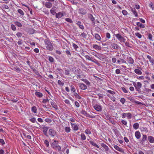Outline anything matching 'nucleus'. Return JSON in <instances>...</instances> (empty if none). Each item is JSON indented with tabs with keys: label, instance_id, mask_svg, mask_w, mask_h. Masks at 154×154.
I'll return each instance as SVG.
<instances>
[{
	"label": "nucleus",
	"instance_id": "f257e3e1",
	"mask_svg": "<svg viewBox=\"0 0 154 154\" xmlns=\"http://www.w3.org/2000/svg\"><path fill=\"white\" fill-rule=\"evenodd\" d=\"M45 47L49 51H52L54 47L52 43L49 40L45 39L44 40Z\"/></svg>",
	"mask_w": 154,
	"mask_h": 154
},
{
	"label": "nucleus",
	"instance_id": "f03ea898",
	"mask_svg": "<svg viewBox=\"0 0 154 154\" xmlns=\"http://www.w3.org/2000/svg\"><path fill=\"white\" fill-rule=\"evenodd\" d=\"M115 36L120 42H125L126 39L123 37L120 34H115Z\"/></svg>",
	"mask_w": 154,
	"mask_h": 154
},
{
	"label": "nucleus",
	"instance_id": "7ed1b4c3",
	"mask_svg": "<svg viewBox=\"0 0 154 154\" xmlns=\"http://www.w3.org/2000/svg\"><path fill=\"white\" fill-rule=\"evenodd\" d=\"M133 84L137 91H139L140 90V88L142 87V84L140 82H138L137 83L134 82Z\"/></svg>",
	"mask_w": 154,
	"mask_h": 154
},
{
	"label": "nucleus",
	"instance_id": "20e7f679",
	"mask_svg": "<svg viewBox=\"0 0 154 154\" xmlns=\"http://www.w3.org/2000/svg\"><path fill=\"white\" fill-rule=\"evenodd\" d=\"M122 117L123 118H125L127 117L128 119H131L132 117V115L130 112L124 113L122 114Z\"/></svg>",
	"mask_w": 154,
	"mask_h": 154
},
{
	"label": "nucleus",
	"instance_id": "39448f33",
	"mask_svg": "<svg viewBox=\"0 0 154 154\" xmlns=\"http://www.w3.org/2000/svg\"><path fill=\"white\" fill-rule=\"evenodd\" d=\"M147 138V136L146 135L143 134L142 138L140 141V143L142 145H144L145 144V142Z\"/></svg>",
	"mask_w": 154,
	"mask_h": 154
},
{
	"label": "nucleus",
	"instance_id": "423d86ee",
	"mask_svg": "<svg viewBox=\"0 0 154 154\" xmlns=\"http://www.w3.org/2000/svg\"><path fill=\"white\" fill-rule=\"evenodd\" d=\"M48 133L51 137H54L56 134V131L53 129H50L49 130Z\"/></svg>",
	"mask_w": 154,
	"mask_h": 154
},
{
	"label": "nucleus",
	"instance_id": "0eeeda50",
	"mask_svg": "<svg viewBox=\"0 0 154 154\" xmlns=\"http://www.w3.org/2000/svg\"><path fill=\"white\" fill-rule=\"evenodd\" d=\"M110 47L115 50H118L119 48V46L116 43H112L110 46Z\"/></svg>",
	"mask_w": 154,
	"mask_h": 154
},
{
	"label": "nucleus",
	"instance_id": "6e6552de",
	"mask_svg": "<svg viewBox=\"0 0 154 154\" xmlns=\"http://www.w3.org/2000/svg\"><path fill=\"white\" fill-rule=\"evenodd\" d=\"M71 125L74 130L76 131L79 129V127L76 124L71 123Z\"/></svg>",
	"mask_w": 154,
	"mask_h": 154
},
{
	"label": "nucleus",
	"instance_id": "1a4fd4ad",
	"mask_svg": "<svg viewBox=\"0 0 154 154\" xmlns=\"http://www.w3.org/2000/svg\"><path fill=\"white\" fill-rule=\"evenodd\" d=\"M147 58L149 60V62L151 63V65H154V59L152 58L150 56L148 55Z\"/></svg>",
	"mask_w": 154,
	"mask_h": 154
},
{
	"label": "nucleus",
	"instance_id": "9d476101",
	"mask_svg": "<svg viewBox=\"0 0 154 154\" xmlns=\"http://www.w3.org/2000/svg\"><path fill=\"white\" fill-rule=\"evenodd\" d=\"M78 11L79 13L83 15L87 13L86 10L83 8L79 9Z\"/></svg>",
	"mask_w": 154,
	"mask_h": 154
},
{
	"label": "nucleus",
	"instance_id": "9b49d317",
	"mask_svg": "<svg viewBox=\"0 0 154 154\" xmlns=\"http://www.w3.org/2000/svg\"><path fill=\"white\" fill-rule=\"evenodd\" d=\"M135 137L138 139H139L141 137V134L140 132L138 131H136L135 133Z\"/></svg>",
	"mask_w": 154,
	"mask_h": 154
},
{
	"label": "nucleus",
	"instance_id": "f8f14e48",
	"mask_svg": "<svg viewBox=\"0 0 154 154\" xmlns=\"http://www.w3.org/2000/svg\"><path fill=\"white\" fill-rule=\"evenodd\" d=\"M148 140L149 142L151 143H154V137L152 136H149L148 137Z\"/></svg>",
	"mask_w": 154,
	"mask_h": 154
},
{
	"label": "nucleus",
	"instance_id": "ddd939ff",
	"mask_svg": "<svg viewBox=\"0 0 154 154\" xmlns=\"http://www.w3.org/2000/svg\"><path fill=\"white\" fill-rule=\"evenodd\" d=\"M117 63L119 65H120L123 63H126V62L123 59H120V60H117Z\"/></svg>",
	"mask_w": 154,
	"mask_h": 154
},
{
	"label": "nucleus",
	"instance_id": "4468645a",
	"mask_svg": "<svg viewBox=\"0 0 154 154\" xmlns=\"http://www.w3.org/2000/svg\"><path fill=\"white\" fill-rule=\"evenodd\" d=\"M45 6L47 8H50L52 7V4L50 2H46L45 4Z\"/></svg>",
	"mask_w": 154,
	"mask_h": 154
},
{
	"label": "nucleus",
	"instance_id": "2eb2a0df",
	"mask_svg": "<svg viewBox=\"0 0 154 154\" xmlns=\"http://www.w3.org/2000/svg\"><path fill=\"white\" fill-rule=\"evenodd\" d=\"M63 16V13L59 12L58 13H56V17L58 18H60Z\"/></svg>",
	"mask_w": 154,
	"mask_h": 154
},
{
	"label": "nucleus",
	"instance_id": "dca6fc26",
	"mask_svg": "<svg viewBox=\"0 0 154 154\" xmlns=\"http://www.w3.org/2000/svg\"><path fill=\"white\" fill-rule=\"evenodd\" d=\"M35 95L39 98H41L43 97V94L40 92L36 91L35 93Z\"/></svg>",
	"mask_w": 154,
	"mask_h": 154
},
{
	"label": "nucleus",
	"instance_id": "f3484780",
	"mask_svg": "<svg viewBox=\"0 0 154 154\" xmlns=\"http://www.w3.org/2000/svg\"><path fill=\"white\" fill-rule=\"evenodd\" d=\"M114 148L116 150L119 151V152H122L123 151V150L122 148H120L117 145H114Z\"/></svg>",
	"mask_w": 154,
	"mask_h": 154
},
{
	"label": "nucleus",
	"instance_id": "a211bd4d",
	"mask_svg": "<svg viewBox=\"0 0 154 154\" xmlns=\"http://www.w3.org/2000/svg\"><path fill=\"white\" fill-rule=\"evenodd\" d=\"M79 86L81 89L82 90H85L87 88V86L84 84L83 83H79Z\"/></svg>",
	"mask_w": 154,
	"mask_h": 154
},
{
	"label": "nucleus",
	"instance_id": "6ab92c4d",
	"mask_svg": "<svg viewBox=\"0 0 154 154\" xmlns=\"http://www.w3.org/2000/svg\"><path fill=\"white\" fill-rule=\"evenodd\" d=\"M76 24L79 26V27L80 29H84V26H83V24H82V23L80 21H78Z\"/></svg>",
	"mask_w": 154,
	"mask_h": 154
},
{
	"label": "nucleus",
	"instance_id": "aec40b11",
	"mask_svg": "<svg viewBox=\"0 0 154 154\" xmlns=\"http://www.w3.org/2000/svg\"><path fill=\"white\" fill-rule=\"evenodd\" d=\"M31 110L32 112L34 113H37V109L35 106H33L31 108Z\"/></svg>",
	"mask_w": 154,
	"mask_h": 154
},
{
	"label": "nucleus",
	"instance_id": "412c9836",
	"mask_svg": "<svg viewBox=\"0 0 154 154\" xmlns=\"http://www.w3.org/2000/svg\"><path fill=\"white\" fill-rule=\"evenodd\" d=\"M134 72L138 75H141L142 74L141 71L138 69H135L134 70Z\"/></svg>",
	"mask_w": 154,
	"mask_h": 154
},
{
	"label": "nucleus",
	"instance_id": "4be33fe9",
	"mask_svg": "<svg viewBox=\"0 0 154 154\" xmlns=\"http://www.w3.org/2000/svg\"><path fill=\"white\" fill-rule=\"evenodd\" d=\"M14 24L17 26L19 27H21L22 26V24L18 21H15L14 22Z\"/></svg>",
	"mask_w": 154,
	"mask_h": 154
},
{
	"label": "nucleus",
	"instance_id": "5701e85b",
	"mask_svg": "<svg viewBox=\"0 0 154 154\" xmlns=\"http://www.w3.org/2000/svg\"><path fill=\"white\" fill-rule=\"evenodd\" d=\"M29 121L32 123H36L38 125L39 123L37 122L36 121V119L35 117H33L29 119Z\"/></svg>",
	"mask_w": 154,
	"mask_h": 154
},
{
	"label": "nucleus",
	"instance_id": "b1692460",
	"mask_svg": "<svg viewBox=\"0 0 154 154\" xmlns=\"http://www.w3.org/2000/svg\"><path fill=\"white\" fill-rule=\"evenodd\" d=\"M50 103H51V104L52 105L53 107L55 108L56 109H58L57 106L56 105L55 103H54L53 102H51Z\"/></svg>",
	"mask_w": 154,
	"mask_h": 154
},
{
	"label": "nucleus",
	"instance_id": "393cba45",
	"mask_svg": "<svg viewBox=\"0 0 154 154\" xmlns=\"http://www.w3.org/2000/svg\"><path fill=\"white\" fill-rule=\"evenodd\" d=\"M107 95L113 102L115 101H116L115 98L113 95H111L109 94H107Z\"/></svg>",
	"mask_w": 154,
	"mask_h": 154
},
{
	"label": "nucleus",
	"instance_id": "a878e982",
	"mask_svg": "<svg viewBox=\"0 0 154 154\" xmlns=\"http://www.w3.org/2000/svg\"><path fill=\"white\" fill-rule=\"evenodd\" d=\"M97 95L98 96L99 99L100 100L103 102V98L104 95L103 94H98Z\"/></svg>",
	"mask_w": 154,
	"mask_h": 154
},
{
	"label": "nucleus",
	"instance_id": "bb28decb",
	"mask_svg": "<svg viewBox=\"0 0 154 154\" xmlns=\"http://www.w3.org/2000/svg\"><path fill=\"white\" fill-rule=\"evenodd\" d=\"M139 124L138 123H136L133 125V128L135 130L139 128Z\"/></svg>",
	"mask_w": 154,
	"mask_h": 154
},
{
	"label": "nucleus",
	"instance_id": "cd10ccee",
	"mask_svg": "<svg viewBox=\"0 0 154 154\" xmlns=\"http://www.w3.org/2000/svg\"><path fill=\"white\" fill-rule=\"evenodd\" d=\"M128 63L131 64H133L134 63V60L131 57H129L128 58Z\"/></svg>",
	"mask_w": 154,
	"mask_h": 154
},
{
	"label": "nucleus",
	"instance_id": "c85d7f7f",
	"mask_svg": "<svg viewBox=\"0 0 154 154\" xmlns=\"http://www.w3.org/2000/svg\"><path fill=\"white\" fill-rule=\"evenodd\" d=\"M1 8L2 9H7L9 8V7L5 4H3L1 5Z\"/></svg>",
	"mask_w": 154,
	"mask_h": 154
},
{
	"label": "nucleus",
	"instance_id": "c756f323",
	"mask_svg": "<svg viewBox=\"0 0 154 154\" xmlns=\"http://www.w3.org/2000/svg\"><path fill=\"white\" fill-rule=\"evenodd\" d=\"M131 11L135 15V16L136 17H137L138 16L137 13L134 8H132L131 9Z\"/></svg>",
	"mask_w": 154,
	"mask_h": 154
},
{
	"label": "nucleus",
	"instance_id": "7c9ffc66",
	"mask_svg": "<svg viewBox=\"0 0 154 154\" xmlns=\"http://www.w3.org/2000/svg\"><path fill=\"white\" fill-rule=\"evenodd\" d=\"M73 95L75 97V98L78 99H80L81 97L77 93L75 92L74 93Z\"/></svg>",
	"mask_w": 154,
	"mask_h": 154
},
{
	"label": "nucleus",
	"instance_id": "2f4dec72",
	"mask_svg": "<svg viewBox=\"0 0 154 154\" xmlns=\"http://www.w3.org/2000/svg\"><path fill=\"white\" fill-rule=\"evenodd\" d=\"M65 131L66 133H69L70 132L71 129L69 127H66L65 128Z\"/></svg>",
	"mask_w": 154,
	"mask_h": 154
},
{
	"label": "nucleus",
	"instance_id": "473e14b6",
	"mask_svg": "<svg viewBox=\"0 0 154 154\" xmlns=\"http://www.w3.org/2000/svg\"><path fill=\"white\" fill-rule=\"evenodd\" d=\"M137 25L138 26H140V28H143L145 27L144 25L141 23H140L138 22L137 23Z\"/></svg>",
	"mask_w": 154,
	"mask_h": 154
},
{
	"label": "nucleus",
	"instance_id": "72a5a7b5",
	"mask_svg": "<svg viewBox=\"0 0 154 154\" xmlns=\"http://www.w3.org/2000/svg\"><path fill=\"white\" fill-rule=\"evenodd\" d=\"M102 146L103 147L106 151H108L109 149V148L104 143H102L101 144Z\"/></svg>",
	"mask_w": 154,
	"mask_h": 154
},
{
	"label": "nucleus",
	"instance_id": "f704fd0d",
	"mask_svg": "<svg viewBox=\"0 0 154 154\" xmlns=\"http://www.w3.org/2000/svg\"><path fill=\"white\" fill-rule=\"evenodd\" d=\"M81 139L82 140H85L86 139V137L84 133H82L80 135Z\"/></svg>",
	"mask_w": 154,
	"mask_h": 154
},
{
	"label": "nucleus",
	"instance_id": "c9c22d12",
	"mask_svg": "<svg viewBox=\"0 0 154 154\" xmlns=\"http://www.w3.org/2000/svg\"><path fill=\"white\" fill-rule=\"evenodd\" d=\"M93 100V101H92V103L93 105V107L96 110V100H94V99Z\"/></svg>",
	"mask_w": 154,
	"mask_h": 154
},
{
	"label": "nucleus",
	"instance_id": "e433bc0d",
	"mask_svg": "<svg viewBox=\"0 0 154 154\" xmlns=\"http://www.w3.org/2000/svg\"><path fill=\"white\" fill-rule=\"evenodd\" d=\"M17 12L21 16H23V15H24V12L23 11L20 9H18L17 10Z\"/></svg>",
	"mask_w": 154,
	"mask_h": 154
},
{
	"label": "nucleus",
	"instance_id": "4c0bfd02",
	"mask_svg": "<svg viewBox=\"0 0 154 154\" xmlns=\"http://www.w3.org/2000/svg\"><path fill=\"white\" fill-rule=\"evenodd\" d=\"M89 18L92 21H94V18L93 17L92 15L91 14H89L88 15Z\"/></svg>",
	"mask_w": 154,
	"mask_h": 154
},
{
	"label": "nucleus",
	"instance_id": "58836bf2",
	"mask_svg": "<svg viewBox=\"0 0 154 154\" xmlns=\"http://www.w3.org/2000/svg\"><path fill=\"white\" fill-rule=\"evenodd\" d=\"M87 35L86 33H85L83 32L82 33H81L80 35V36L83 38H86L87 37Z\"/></svg>",
	"mask_w": 154,
	"mask_h": 154
},
{
	"label": "nucleus",
	"instance_id": "ea45409f",
	"mask_svg": "<svg viewBox=\"0 0 154 154\" xmlns=\"http://www.w3.org/2000/svg\"><path fill=\"white\" fill-rule=\"evenodd\" d=\"M102 110V108L101 106L97 105V111L100 112Z\"/></svg>",
	"mask_w": 154,
	"mask_h": 154
},
{
	"label": "nucleus",
	"instance_id": "a19ab883",
	"mask_svg": "<svg viewBox=\"0 0 154 154\" xmlns=\"http://www.w3.org/2000/svg\"><path fill=\"white\" fill-rule=\"evenodd\" d=\"M44 142L47 147H48L49 146V142L47 140H45L44 141Z\"/></svg>",
	"mask_w": 154,
	"mask_h": 154
},
{
	"label": "nucleus",
	"instance_id": "79ce46f5",
	"mask_svg": "<svg viewBox=\"0 0 154 154\" xmlns=\"http://www.w3.org/2000/svg\"><path fill=\"white\" fill-rule=\"evenodd\" d=\"M65 20L71 23H72L73 21L71 19L69 18H66L65 19Z\"/></svg>",
	"mask_w": 154,
	"mask_h": 154
},
{
	"label": "nucleus",
	"instance_id": "37998d69",
	"mask_svg": "<svg viewBox=\"0 0 154 154\" xmlns=\"http://www.w3.org/2000/svg\"><path fill=\"white\" fill-rule=\"evenodd\" d=\"M55 149L60 151H61V147L59 145H56V149Z\"/></svg>",
	"mask_w": 154,
	"mask_h": 154
},
{
	"label": "nucleus",
	"instance_id": "c03bdc74",
	"mask_svg": "<svg viewBox=\"0 0 154 154\" xmlns=\"http://www.w3.org/2000/svg\"><path fill=\"white\" fill-rule=\"evenodd\" d=\"M48 60L51 62H54V59L52 57L49 56L48 57Z\"/></svg>",
	"mask_w": 154,
	"mask_h": 154
},
{
	"label": "nucleus",
	"instance_id": "a18cd8bd",
	"mask_svg": "<svg viewBox=\"0 0 154 154\" xmlns=\"http://www.w3.org/2000/svg\"><path fill=\"white\" fill-rule=\"evenodd\" d=\"M149 7L152 8L153 10H154V4L152 2L150 3L149 4Z\"/></svg>",
	"mask_w": 154,
	"mask_h": 154
},
{
	"label": "nucleus",
	"instance_id": "49530a36",
	"mask_svg": "<svg viewBox=\"0 0 154 154\" xmlns=\"http://www.w3.org/2000/svg\"><path fill=\"white\" fill-rule=\"evenodd\" d=\"M135 35L137 36L139 38H140L142 37L141 35L138 32L136 33H135Z\"/></svg>",
	"mask_w": 154,
	"mask_h": 154
},
{
	"label": "nucleus",
	"instance_id": "de8ad7c7",
	"mask_svg": "<svg viewBox=\"0 0 154 154\" xmlns=\"http://www.w3.org/2000/svg\"><path fill=\"white\" fill-rule=\"evenodd\" d=\"M121 122L123 125L127 126V122L126 120H123L121 121Z\"/></svg>",
	"mask_w": 154,
	"mask_h": 154
},
{
	"label": "nucleus",
	"instance_id": "09e8293b",
	"mask_svg": "<svg viewBox=\"0 0 154 154\" xmlns=\"http://www.w3.org/2000/svg\"><path fill=\"white\" fill-rule=\"evenodd\" d=\"M148 38L151 41H152V35L150 33H148Z\"/></svg>",
	"mask_w": 154,
	"mask_h": 154
},
{
	"label": "nucleus",
	"instance_id": "8fccbe9b",
	"mask_svg": "<svg viewBox=\"0 0 154 154\" xmlns=\"http://www.w3.org/2000/svg\"><path fill=\"white\" fill-rule=\"evenodd\" d=\"M70 87H71V91H73V92L75 93V87H74V86H73L72 85L70 86Z\"/></svg>",
	"mask_w": 154,
	"mask_h": 154
},
{
	"label": "nucleus",
	"instance_id": "3c124183",
	"mask_svg": "<svg viewBox=\"0 0 154 154\" xmlns=\"http://www.w3.org/2000/svg\"><path fill=\"white\" fill-rule=\"evenodd\" d=\"M72 45L74 48L75 49V50L79 48L78 46L74 43H72Z\"/></svg>",
	"mask_w": 154,
	"mask_h": 154
},
{
	"label": "nucleus",
	"instance_id": "603ef678",
	"mask_svg": "<svg viewBox=\"0 0 154 154\" xmlns=\"http://www.w3.org/2000/svg\"><path fill=\"white\" fill-rule=\"evenodd\" d=\"M106 37L108 39H109L111 37L110 34L108 32L106 33Z\"/></svg>",
	"mask_w": 154,
	"mask_h": 154
},
{
	"label": "nucleus",
	"instance_id": "864d4df0",
	"mask_svg": "<svg viewBox=\"0 0 154 154\" xmlns=\"http://www.w3.org/2000/svg\"><path fill=\"white\" fill-rule=\"evenodd\" d=\"M50 11L51 13L53 15H56V13L54 10L51 9L50 10Z\"/></svg>",
	"mask_w": 154,
	"mask_h": 154
},
{
	"label": "nucleus",
	"instance_id": "5fc2aeb1",
	"mask_svg": "<svg viewBox=\"0 0 154 154\" xmlns=\"http://www.w3.org/2000/svg\"><path fill=\"white\" fill-rule=\"evenodd\" d=\"M86 116L88 117L91 118H94L95 117V116H91V115L90 114H89L88 113H87V114L86 115Z\"/></svg>",
	"mask_w": 154,
	"mask_h": 154
},
{
	"label": "nucleus",
	"instance_id": "6e6d98bb",
	"mask_svg": "<svg viewBox=\"0 0 154 154\" xmlns=\"http://www.w3.org/2000/svg\"><path fill=\"white\" fill-rule=\"evenodd\" d=\"M120 101L122 104H124L125 101V99L124 98H122L120 100Z\"/></svg>",
	"mask_w": 154,
	"mask_h": 154
},
{
	"label": "nucleus",
	"instance_id": "4d7b16f0",
	"mask_svg": "<svg viewBox=\"0 0 154 154\" xmlns=\"http://www.w3.org/2000/svg\"><path fill=\"white\" fill-rule=\"evenodd\" d=\"M16 35L19 37H21L22 35V34L20 32H18L17 33Z\"/></svg>",
	"mask_w": 154,
	"mask_h": 154
},
{
	"label": "nucleus",
	"instance_id": "13d9d810",
	"mask_svg": "<svg viewBox=\"0 0 154 154\" xmlns=\"http://www.w3.org/2000/svg\"><path fill=\"white\" fill-rule=\"evenodd\" d=\"M85 132L86 134H90L91 133L90 130L89 129H86L85 131Z\"/></svg>",
	"mask_w": 154,
	"mask_h": 154
},
{
	"label": "nucleus",
	"instance_id": "bf43d9fd",
	"mask_svg": "<svg viewBox=\"0 0 154 154\" xmlns=\"http://www.w3.org/2000/svg\"><path fill=\"white\" fill-rule=\"evenodd\" d=\"M58 83L59 85L62 86H63L64 84V83L62 82L60 80H58Z\"/></svg>",
	"mask_w": 154,
	"mask_h": 154
},
{
	"label": "nucleus",
	"instance_id": "052dcab7",
	"mask_svg": "<svg viewBox=\"0 0 154 154\" xmlns=\"http://www.w3.org/2000/svg\"><path fill=\"white\" fill-rule=\"evenodd\" d=\"M49 101V100L48 99H44L43 100L42 102L43 103H45Z\"/></svg>",
	"mask_w": 154,
	"mask_h": 154
},
{
	"label": "nucleus",
	"instance_id": "680f3d73",
	"mask_svg": "<svg viewBox=\"0 0 154 154\" xmlns=\"http://www.w3.org/2000/svg\"><path fill=\"white\" fill-rule=\"evenodd\" d=\"M69 72L70 71L69 70H65V74L67 75H68L69 74Z\"/></svg>",
	"mask_w": 154,
	"mask_h": 154
},
{
	"label": "nucleus",
	"instance_id": "e2e57ef3",
	"mask_svg": "<svg viewBox=\"0 0 154 154\" xmlns=\"http://www.w3.org/2000/svg\"><path fill=\"white\" fill-rule=\"evenodd\" d=\"M122 91L125 93H128V90L124 87L122 88Z\"/></svg>",
	"mask_w": 154,
	"mask_h": 154
},
{
	"label": "nucleus",
	"instance_id": "0e129e2a",
	"mask_svg": "<svg viewBox=\"0 0 154 154\" xmlns=\"http://www.w3.org/2000/svg\"><path fill=\"white\" fill-rule=\"evenodd\" d=\"M107 92L109 93L110 94H112V95H113L115 94V92L114 91H112L110 90H108L107 91Z\"/></svg>",
	"mask_w": 154,
	"mask_h": 154
},
{
	"label": "nucleus",
	"instance_id": "69168bd1",
	"mask_svg": "<svg viewBox=\"0 0 154 154\" xmlns=\"http://www.w3.org/2000/svg\"><path fill=\"white\" fill-rule=\"evenodd\" d=\"M65 52H66V54L67 55H70V56L71 55V53L69 50H67Z\"/></svg>",
	"mask_w": 154,
	"mask_h": 154
},
{
	"label": "nucleus",
	"instance_id": "338daca9",
	"mask_svg": "<svg viewBox=\"0 0 154 154\" xmlns=\"http://www.w3.org/2000/svg\"><path fill=\"white\" fill-rule=\"evenodd\" d=\"M122 13L124 15H126L128 14V12L127 11L125 10H123L122 11Z\"/></svg>",
	"mask_w": 154,
	"mask_h": 154
},
{
	"label": "nucleus",
	"instance_id": "774afa93",
	"mask_svg": "<svg viewBox=\"0 0 154 154\" xmlns=\"http://www.w3.org/2000/svg\"><path fill=\"white\" fill-rule=\"evenodd\" d=\"M11 27L12 30L13 31H15L16 30V27L14 25L12 24L11 25Z\"/></svg>",
	"mask_w": 154,
	"mask_h": 154
}]
</instances>
